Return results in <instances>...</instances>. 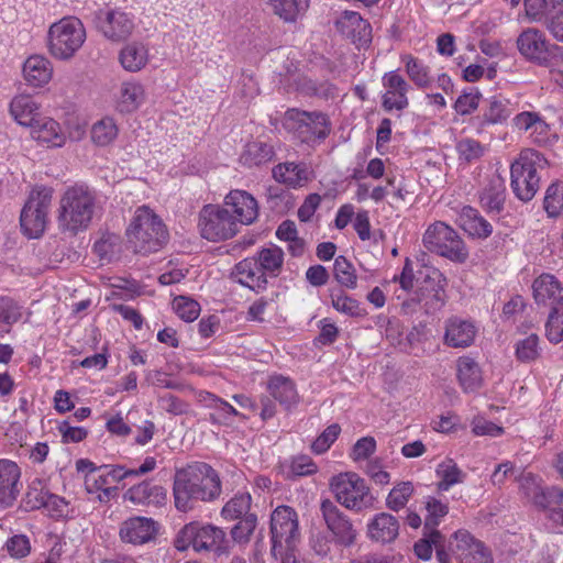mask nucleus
Wrapping results in <instances>:
<instances>
[{
    "label": "nucleus",
    "instance_id": "nucleus-11",
    "mask_svg": "<svg viewBox=\"0 0 563 563\" xmlns=\"http://www.w3.org/2000/svg\"><path fill=\"white\" fill-rule=\"evenodd\" d=\"M198 228L203 239L219 242L232 239L240 229L223 207L207 205L199 212Z\"/></svg>",
    "mask_w": 563,
    "mask_h": 563
},
{
    "label": "nucleus",
    "instance_id": "nucleus-7",
    "mask_svg": "<svg viewBox=\"0 0 563 563\" xmlns=\"http://www.w3.org/2000/svg\"><path fill=\"white\" fill-rule=\"evenodd\" d=\"M329 487L335 500L345 509L363 511L373 506V496L365 479L355 472H343L331 477Z\"/></svg>",
    "mask_w": 563,
    "mask_h": 563
},
{
    "label": "nucleus",
    "instance_id": "nucleus-5",
    "mask_svg": "<svg viewBox=\"0 0 563 563\" xmlns=\"http://www.w3.org/2000/svg\"><path fill=\"white\" fill-rule=\"evenodd\" d=\"M174 547L180 552L191 548L197 553H213L220 556L229 552V540L221 528L191 521L178 531Z\"/></svg>",
    "mask_w": 563,
    "mask_h": 563
},
{
    "label": "nucleus",
    "instance_id": "nucleus-37",
    "mask_svg": "<svg viewBox=\"0 0 563 563\" xmlns=\"http://www.w3.org/2000/svg\"><path fill=\"white\" fill-rule=\"evenodd\" d=\"M515 104L501 96L492 97L482 114V126L505 123L514 114Z\"/></svg>",
    "mask_w": 563,
    "mask_h": 563
},
{
    "label": "nucleus",
    "instance_id": "nucleus-42",
    "mask_svg": "<svg viewBox=\"0 0 563 563\" xmlns=\"http://www.w3.org/2000/svg\"><path fill=\"white\" fill-rule=\"evenodd\" d=\"M329 296L330 303L335 311L352 318L365 316L366 312L361 307V303L344 290L340 288H331L329 290Z\"/></svg>",
    "mask_w": 563,
    "mask_h": 563
},
{
    "label": "nucleus",
    "instance_id": "nucleus-52",
    "mask_svg": "<svg viewBox=\"0 0 563 563\" xmlns=\"http://www.w3.org/2000/svg\"><path fill=\"white\" fill-rule=\"evenodd\" d=\"M544 210L551 218H556L563 212V184L554 183L545 191Z\"/></svg>",
    "mask_w": 563,
    "mask_h": 563
},
{
    "label": "nucleus",
    "instance_id": "nucleus-56",
    "mask_svg": "<svg viewBox=\"0 0 563 563\" xmlns=\"http://www.w3.org/2000/svg\"><path fill=\"white\" fill-rule=\"evenodd\" d=\"M437 254L449 258L450 261L463 263L468 257V250L462 239L456 233L445 245L437 252Z\"/></svg>",
    "mask_w": 563,
    "mask_h": 563
},
{
    "label": "nucleus",
    "instance_id": "nucleus-48",
    "mask_svg": "<svg viewBox=\"0 0 563 563\" xmlns=\"http://www.w3.org/2000/svg\"><path fill=\"white\" fill-rule=\"evenodd\" d=\"M276 236L278 240L289 243L288 249L292 255L298 256L303 253L305 243L298 236L295 222L290 220L283 221L276 230Z\"/></svg>",
    "mask_w": 563,
    "mask_h": 563
},
{
    "label": "nucleus",
    "instance_id": "nucleus-53",
    "mask_svg": "<svg viewBox=\"0 0 563 563\" xmlns=\"http://www.w3.org/2000/svg\"><path fill=\"white\" fill-rule=\"evenodd\" d=\"M203 401L216 410L210 415L212 421H229L232 416H239L238 410L232 405L213 394L207 393Z\"/></svg>",
    "mask_w": 563,
    "mask_h": 563
},
{
    "label": "nucleus",
    "instance_id": "nucleus-13",
    "mask_svg": "<svg viewBox=\"0 0 563 563\" xmlns=\"http://www.w3.org/2000/svg\"><path fill=\"white\" fill-rule=\"evenodd\" d=\"M134 16L120 9L100 11L97 15L98 31L111 42H122L134 31Z\"/></svg>",
    "mask_w": 563,
    "mask_h": 563
},
{
    "label": "nucleus",
    "instance_id": "nucleus-45",
    "mask_svg": "<svg viewBox=\"0 0 563 563\" xmlns=\"http://www.w3.org/2000/svg\"><path fill=\"white\" fill-rule=\"evenodd\" d=\"M269 4L284 21L294 22L306 12L309 0H269Z\"/></svg>",
    "mask_w": 563,
    "mask_h": 563
},
{
    "label": "nucleus",
    "instance_id": "nucleus-18",
    "mask_svg": "<svg viewBox=\"0 0 563 563\" xmlns=\"http://www.w3.org/2000/svg\"><path fill=\"white\" fill-rule=\"evenodd\" d=\"M384 93L382 96V104L385 110L401 111L409 104L407 93L410 89L406 79L397 71L386 73L382 78Z\"/></svg>",
    "mask_w": 563,
    "mask_h": 563
},
{
    "label": "nucleus",
    "instance_id": "nucleus-6",
    "mask_svg": "<svg viewBox=\"0 0 563 563\" xmlns=\"http://www.w3.org/2000/svg\"><path fill=\"white\" fill-rule=\"evenodd\" d=\"M548 166L547 158L539 152L526 148L510 166V186L521 201H530L540 187L539 173Z\"/></svg>",
    "mask_w": 563,
    "mask_h": 563
},
{
    "label": "nucleus",
    "instance_id": "nucleus-46",
    "mask_svg": "<svg viewBox=\"0 0 563 563\" xmlns=\"http://www.w3.org/2000/svg\"><path fill=\"white\" fill-rule=\"evenodd\" d=\"M545 334L552 343L563 341V297H560L552 306L545 324Z\"/></svg>",
    "mask_w": 563,
    "mask_h": 563
},
{
    "label": "nucleus",
    "instance_id": "nucleus-24",
    "mask_svg": "<svg viewBox=\"0 0 563 563\" xmlns=\"http://www.w3.org/2000/svg\"><path fill=\"white\" fill-rule=\"evenodd\" d=\"M399 521L395 516L388 512H379L368 520L366 536L377 543H391L399 534Z\"/></svg>",
    "mask_w": 563,
    "mask_h": 563
},
{
    "label": "nucleus",
    "instance_id": "nucleus-40",
    "mask_svg": "<svg viewBox=\"0 0 563 563\" xmlns=\"http://www.w3.org/2000/svg\"><path fill=\"white\" fill-rule=\"evenodd\" d=\"M409 79L420 89L433 87L434 78L431 75L429 66L417 57L406 54L400 57Z\"/></svg>",
    "mask_w": 563,
    "mask_h": 563
},
{
    "label": "nucleus",
    "instance_id": "nucleus-38",
    "mask_svg": "<svg viewBox=\"0 0 563 563\" xmlns=\"http://www.w3.org/2000/svg\"><path fill=\"white\" fill-rule=\"evenodd\" d=\"M119 125L114 118L106 115L92 123L90 140L97 147L107 148L114 144L119 136Z\"/></svg>",
    "mask_w": 563,
    "mask_h": 563
},
{
    "label": "nucleus",
    "instance_id": "nucleus-35",
    "mask_svg": "<svg viewBox=\"0 0 563 563\" xmlns=\"http://www.w3.org/2000/svg\"><path fill=\"white\" fill-rule=\"evenodd\" d=\"M84 479L87 493L97 495L100 503H108L117 494V488L112 486L107 467L103 465L96 472L86 474Z\"/></svg>",
    "mask_w": 563,
    "mask_h": 563
},
{
    "label": "nucleus",
    "instance_id": "nucleus-3",
    "mask_svg": "<svg viewBox=\"0 0 563 563\" xmlns=\"http://www.w3.org/2000/svg\"><path fill=\"white\" fill-rule=\"evenodd\" d=\"M95 202V196L87 187H69L59 200L57 216L59 229L70 233L86 230L92 220Z\"/></svg>",
    "mask_w": 563,
    "mask_h": 563
},
{
    "label": "nucleus",
    "instance_id": "nucleus-2",
    "mask_svg": "<svg viewBox=\"0 0 563 563\" xmlns=\"http://www.w3.org/2000/svg\"><path fill=\"white\" fill-rule=\"evenodd\" d=\"M126 241L135 253L158 251L167 240L162 219L147 206L135 209L125 231Z\"/></svg>",
    "mask_w": 563,
    "mask_h": 563
},
{
    "label": "nucleus",
    "instance_id": "nucleus-39",
    "mask_svg": "<svg viewBox=\"0 0 563 563\" xmlns=\"http://www.w3.org/2000/svg\"><path fill=\"white\" fill-rule=\"evenodd\" d=\"M459 222L465 232L475 238L485 239L493 232L492 224L472 207H464L462 209Z\"/></svg>",
    "mask_w": 563,
    "mask_h": 563
},
{
    "label": "nucleus",
    "instance_id": "nucleus-31",
    "mask_svg": "<svg viewBox=\"0 0 563 563\" xmlns=\"http://www.w3.org/2000/svg\"><path fill=\"white\" fill-rule=\"evenodd\" d=\"M563 285L552 274H541L533 280L532 294L537 303L554 306L562 296Z\"/></svg>",
    "mask_w": 563,
    "mask_h": 563
},
{
    "label": "nucleus",
    "instance_id": "nucleus-30",
    "mask_svg": "<svg viewBox=\"0 0 563 563\" xmlns=\"http://www.w3.org/2000/svg\"><path fill=\"white\" fill-rule=\"evenodd\" d=\"M119 62L129 73L141 71L150 62V49L143 42H130L119 52Z\"/></svg>",
    "mask_w": 563,
    "mask_h": 563
},
{
    "label": "nucleus",
    "instance_id": "nucleus-1",
    "mask_svg": "<svg viewBox=\"0 0 563 563\" xmlns=\"http://www.w3.org/2000/svg\"><path fill=\"white\" fill-rule=\"evenodd\" d=\"M173 494L176 508L187 512L197 501H211L220 496V478L208 464L195 463L176 472Z\"/></svg>",
    "mask_w": 563,
    "mask_h": 563
},
{
    "label": "nucleus",
    "instance_id": "nucleus-61",
    "mask_svg": "<svg viewBox=\"0 0 563 563\" xmlns=\"http://www.w3.org/2000/svg\"><path fill=\"white\" fill-rule=\"evenodd\" d=\"M163 495L162 487L151 486L148 483H141L126 492V497L134 504H148L152 501V495Z\"/></svg>",
    "mask_w": 563,
    "mask_h": 563
},
{
    "label": "nucleus",
    "instance_id": "nucleus-50",
    "mask_svg": "<svg viewBox=\"0 0 563 563\" xmlns=\"http://www.w3.org/2000/svg\"><path fill=\"white\" fill-rule=\"evenodd\" d=\"M415 492L411 482H400L396 484L386 498V506L393 511H399L406 507Z\"/></svg>",
    "mask_w": 563,
    "mask_h": 563
},
{
    "label": "nucleus",
    "instance_id": "nucleus-29",
    "mask_svg": "<svg viewBox=\"0 0 563 563\" xmlns=\"http://www.w3.org/2000/svg\"><path fill=\"white\" fill-rule=\"evenodd\" d=\"M476 331L473 322L450 318L445 323L444 343L451 347H467L474 342Z\"/></svg>",
    "mask_w": 563,
    "mask_h": 563
},
{
    "label": "nucleus",
    "instance_id": "nucleus-27",
    "mask_svg": "<svg viewBox=\"0 0 563 563\" xmlns=\"http://www.w3.org/2000/svg\"><path fill=\"white\" fill-rule=\"evenodd\" d=\"M234 277L239 284L256 292L267 286V275L263 272L253 256L246 257L234 266Z\"/></svg>",
    "mask_w": 563,
    "mask_h": 563
},
{
    "label": "nucleus",
    "instance_id": "nucleus-15",
    "mask_svg": "<svg viewBox=\"0 0 563 563\" xmlns=\"http://www.w3.org/2000/svg\"><path fill=\"white\" fill-rule=\"evenodd\" d=\"M451 549L457 563H493L490 550L470 532L460 530L454 533Z\"/></svg>",
    "mask_w": 563,
    "mask_h": 563
},
{
    "label": "nucleus",
    "instance_id": "nucleus-55",
    "mask_svg": "<svg viewBox=\"0 0 563 563\" xmlns=\"http://www.w3.org/2000/svg\"><path fill=\"white\" fill-rule=\"evenodd\" d=\"M424 507L427 511L424 522L430 528L437 527L449 512L448 504L431 496L426 498Z\"/></svg>",
    "mask_w": 563,
    "mask_h": 563
},
{
    "label": "nucleus",
    "instance_id": "nucleus-41",
    "mask_svg": "<svg viewBox=\"0 0 563 563\" xmlns=\"http://www.w3.org/2000/svg\"><path fill=\"white\" fill-rule=\"evenodd\" d=\"M253 257L267 277L277 276L284 264V251L275 244L263 247Z\"/></svg>",
    "mask_w": 563,
    "mask_h": 563
},
{
    "label": "nucleus",
    "instance_id": "nucleus-8",
    "mask_svg": "<svg viewBox=\"0 0 563 563\" xmlns=\"http://www.w3.org/2000/svg\"><path fill=\"white\" fill-rule=\"evenodd\" d=\"M52 200L53 189L49 187H35L30 192L20 216L22 232L27 238L37 239L45 232Z\"/></svg>",
    "mask_w": 563,
    "mask_h": 563
},
{
    "label": "nucleus",
    "instance_id": "nucleus-44",
    "mask_svg": "<svg viewBox=\"0 0 563 563\" xmlns=\"http://www.w3.org/2000/svg\"><path fill=\"white\" fill-rule=\"evenodd\" d=\"M435 473L437 477L440 479L438 483V488L443 492H446L452 486L462 483L465 477V474H463V472L452 459H445L439 463Z\"/></svg>",
    "mask_w": 563,
    "mask_h": 563
},
{
    "label": "nucleus",
    "instance_id": "nucleus-51",
    "mask_svg": "<svg viewBox=\"0 0 563 563\" xmlns=\"http://www.w3.org/2000/svg\"><path fill=\"white\" fill-rule=\"evenodd\" d=\"M272 150L264 143L252 142L245 146L241 161L243 164L253 166L261 165L271 159Z\"/></svg>",
    "mask_w": 563,
    "mask_h": 563
},
{
    "label": "nucleus",
    "instance_id": "nucleus-62",
    "mask_svg": "<svg viewBox=\"0 0 563 563\" xmlns=\"http://www.w3.org/2000/svg\"><path fill=\"white\" fill-rule=\"evenodd\" d=\"M547 25L553 37L563 42V0H552V11Z\"/></svg>",
    "mask_w": 563,
    "mask_h": 563
},
{
    "label": "nucleus",
    "instance_id": "nucleus-17",
    "mask_svg": "<svg viewBox=\"0 0 563 563\" xmlns=\"http://www.w3.org/2000/svg\"><path fill=\"white\" fill-rule=\"evenodd\" d=\"M512 125L517 131L526 133L538 145L550 144L554 137L550 124L536 111H522L516 114Z\"/></svg>",
    "mask_w": 563,
    "mask_h": 563
},
{
    "label": "nucleus",
    "instance_id": "nucleus-19",
    "mask_svg": "<svg viewBox=\"0 0 563 563\" xmlns=\"http://www.w3.org/2000/svg\"><path fill=\"white\" fill-rule=\"evenodd\" d=\"M54 75L51 59L43 54H32L22 64V78L33 89L46 87Z\"/></svg>",
    "mask_w": 563,
    "mask_h": 563
},
{
    "label": "nucleus",
    "instance_id": "nucleus-4",
    "mask_svg": "<svg viewBox=\"0 0 563 563\" xmlns=\"http://www.w3.org/2000/svg\"><path fill=\"white\" fill-rule=\"evenodd\" d=\"M87 38L80 19L69 15L52 23L46 35V48L56 60L68 62L81 49Z\"/></svg>",
    "mask_w": 563,
    "mask_h": 563
},
{
    "label": "nucleus",
    "instance_id": "nucleus-25",
    "mask_svg": "<svg viewBox=\"0 0 563 563\" xmlns=\"http://www.w3.org/2000/svg\"><path fill=\"white\" fill-rule=\"evenodd\" d=\"M42 104L31 95L20 93L13 97L9 111L21 126L30 129L42 115Z\"/></svg>",
    "mask_w": 563,
    "mask_h": 563
},
{
    "label": "nucleus",
    "instance_id": "nucleus-16",
    "mask_svg": "<svg viewBox=\"0 0 563 563\" xmlns=\"http://www.w3.org/2000/svg\"><path fill=\"white\" fill-rule=\"evenodd\" d=\"M158 531L159 525L154 519L134 516L120 525L119 537L124 543L143 545L154 541Z\"/></svg>",
    "mask_w": 563,
    "mask_h": 563
},
{
    "label": "nucleus",
    "instance_id": "nucleus-36",
    "mask_svg": "<svg viewBox=\"0 0 563 563\" xmlns=\"http://www.w3.org/2000/svg\"><path fill=\"white\" fill-rule=\"evenodd\" d=\"M273 176L278 183L296 188L306 185L311 179L312 172L305 164L284 163L273 169Z\"/></svg>",
    "mask_w": 563,
    "mask_h": 563
},
{
    "label": "nucleus",
    "instance_id": "nucleus-57",
    "mask_svg": "<svg viewBox=\"0 0 563 563\" xmlns=\"http://www.w3.org/2000/svg\"><path fill=\"white\" fill-rule=\"evenodd\" d=\"M173 309L186 322H192L200 313V305L186 296L176 297L173 301Z\"/></svg>",
    "mask_w": 563,
    "mask_h": 563
},
{
    "label": "nucleus",
    "instance_id": "nucleus-64",
    "mask_svg": "<svg viewBox=\"0 0 563 563\" xmlns=\"http://www.w3.org/2000/svg\"><path fill=\"white\" fill-rule=\"evenodd\" d=\"M544 507L548 508L549 518L553 522L563 526V492L559 489L550 492L548 505Z\"/></svg>",
    "mask_w": 563,
    "mask_h": 563
},
{
    "label": "nucleus",
    "instance_id": "nucleus-22",
    "mask_svg": "<svg viewBox=\"0 0 563 563\" xmlns=\"http://www.w3.org/2000/svg\"><path fill=\"white\" fill-rule=\"evenodd\" d=\"M29 130L31 139L38 145L59 148L66 144V133L59 122L52 117L43 114Z\"/></svg>",
    "mask_w": 563,
    "mask_h": 563
},
{
    "label": "nucleus",
    "instance_id": "nucleus-14",
    "mask_svg": "<svg viewBox=\"0 0 563 563\" xmlns=\"http://www.w3.org/2000/svg\"><path fill=\"white\" fill-rule=\"evenodd\" d=\"M222 207L234 220L239 229L251 225L260 213L257 200L247 191L233 189L224 197Z\"/></svg>",
    "mask_w": 563,
    "mask_h": 563
},
{
    "label": "nucleus",
    "instance_id": "nucleus-12",
    "mask_svg": "<svg viewBox=\"0 0 563 563\" xmlns=\"http://www.w3.org/2000/svg\"><path fill=\"white\" fill-rule=\"evenodd\" d=\"M320 511L327 529L338 544L344 547L354 544L357 532L351 519L332 500H321Z\"/></svg>",
    "mask_w": 563,
    "mask_h": 563
},
{
    "label": "nucleus",
    "instance_id": "nucleus-47",
    "mask_svg": "<svg viewBox=\"0 0 563 563\" xmlns=\"http://www.w3.org/2000/svg\"><path fill=\"white\" fill-rule=\"evenodd\" d=\"M333 276L335 280L346 289H355L357 287L356 271L351 262L344 256H338L333 264Z\"/></svg>",
    "mask_w": 563,
    "mask_h": 563
},
{
    "label": "nucleus",
    "instance_id": "nucleus-34",
    "mask_svg": "<svg viewBox=\"0 0 563 563\" xmlns=\"http://www.w3.org/2000/svg\"><path fill=\"white\" fill-rule=\"evenodd\" d=\"M269 395L285 409H290L299 402V394L295 383L285 376H272L267 383Z\"/></svg>",
    "mask_w": 563,
    "mask_h": 563
},
{
    "label": "nucleus",
    "instance_id": "nucleus-21",
    "mask_svg": "<svg viewBox=\"0 0 563 563\" xmlns=\"http://www.w3.org/2000/svg\"><path fill=\"white\" fill-rule=\"evenodd\" d=\"M517 46L527 59L543 64L548 62L551 51L550 43L543 32L537 29H527L517 38Z\"/></svg>",
    "mask_w": 563,
    "mask_h": 563
},
{
    "label": "nucleus",
    "instance_id": "nucleus-26",
    "mask_svg": "<svg viewBox=\"0 0 563 563\" xmlns=\"http://www.w3.org/2000/svg\"><path fill=\"white\" fill-rule=\"evenodd\" d=\"M335 24L339 32L354 43L364 45L371 40V25L358 12L344 11Z\"/></svg>",
    "mask_w": 563,
    "mask_h": 563
},
{
    "label": "nucleus",
    "instance_id": "nucleus-10",
    "mask_svg": "<svg viewBox=\"0 0 563 563\" xmlns=\"http://www.w3.org/2000/svg\"><path fill=\"white\" fill-rule=\"evenodd\" d=\"M284 125L294 132L302 143L310 145L324 140L331 131L330 122L323 113L298 109L286 111Z\"/></svg>",
    "mask_w": 563,
    "mask_h": 563
},
{
    "label": "nucleus",
    "instance_id": "nucleus-60",
    "mask_svg": "<svg viewBox=\"0 0 563 563\" xmlns=\"http://www.w3.org/2000/svg\"><path fill=\"white\" fill-rule=\"evenodd\" d=\"M456 151L460 159L471 163L479 159L484 155L485 148L474 139H463L457 142Z\"/></svg>",
    "mask_w": 563,
    "mask_h": 563
},
{
    "label": "nucleus",
    "instance_id": "nucleus-20",
    "mask_svg": "<svg viewBox=\"0 0 563 563\" xmlns=\"http://www.w3.org/2000/svg\"><path fill=\"white\" fill-rule=\"evenodd\" d=\"M22 489L21 468L12 460H0V506L11 507Z\"/></svg>",
    "mask_w": 563,
    "mask_h": 563
},
{
    "label": "nucleus",
    "instance_id": "nucleus-54",
    "mask_svg": "<svg viewBox=\"0 0 563 563\" xmlns=\"http://www.w3.org/2000/svg\"><path fill=\"white\" fill-rule=\"evenodd\" d=\"M519 486L522 494L534 505L544 507L545 495L540 486L538 478L532 474H526L520 477Z\"/></svg>",
    "mask_w": 563,
    "mask_h": 563
},
{
    "label": "nucleus",
    "instance_id": "nucleus-43",
    "mask_svg": "<svg viewBox=\"0 0 563 563\" xmlns=\"http://www.w3.org/2000/svg\"><path fill=\"white\" fill-rule=\"evenodd\" d=\"M455 234L456 232L444 222H435L424 232L423 243L429 251L437 253Z\"/></svg>",
    "mask_w": 563,
    "mask_h": 563
},
{
    "label": "nucleus",
    "instance_id": "nucleus-58",
    "mask_svg": "<svg viewBox=\"0 0 563 563\" xmlns=\"http://www.w3.org/2000/svg\"><path fill=\"white\" fill-rule=\"evenodd\" d=\"M539 353V336L537 334H530L516 343V356L521 362L534 361Z\"/></svg>",
    "mask_w": 563,
    "mask_h": 563
},
{
    "label": "nucleus",
    "instance_id": "nucleus-9",
    "mask_svg": "<svg viewBox=\"0 0 563 563\" xmlns=\"http://www.w3.org/2000/svg\"><path fill=\"white\" fill-rule=\"evenodd\" d=\"M272 553L283 556L286 550H294L301 533L296 510L289 506H278L271 515Z\"/></svg>",
    "mask_w": 563,
    "mask_h": 563
},
{
    "label": "nucleus",
    "instance_id": "nucleus-59",
    "mask_svg": "<svg viewBox=\"0 0 563 563\" xmlns=\"http://www.w3.org/2000/svg\"><path fill=\"white\" fill-rule=\"evenodd\" d=\"M471 429L475 437L497 438L503 435L505 432L503 427L487 420L483 415H476L471 420Z\"/></svg>",
    "mask_w": 563,
    "mask_h": 563
},
{
    "label": "nucleus",
    "instance_id": "nucleus-28",
    "mask_svg": "<svg viewBox=\"0 0 563 563\" xmlns=\"http://www.w3.org/2000/svg\"><path fill=\"white\" fill-rule=\"evenodd\" d=\"M146 101L145 87L136 80L123 81L119 88L115 108L120 113H133Z\"/></svg>",
    "mask_w": 563,
    "mask_h": 563
},
{
    "label": "nucleus",
    "instance_id": "nucleus-49",
    "mask_svg": "<svg viewBox=\"0 0 563 563\" xmlns=\"http://www.w3.org/2000/svg\"><path fill=\"white\" fill-rule=\"evenodd\" d=\"M252 497L247 492L238 493L222 508L221 515L225 520H235L247 515Z\"/></svg>",
    "mask_w": 563,
    "mask_h": 563
},
{
    "label": "nucleus",
    "instance_id": "nucleus-63",
    "mask_svg": "<svg viewBox=\"0 0 563 563\" xmlns=\"http://www.w3.org/2000/svg\"><path fill=\"white\" fill-rule=\"evenodd\" d=\"M341 432L338 423L327 427L323 432L312 442L311 450L317 454L327 452L334 443Z\"/></svg>",
    "mask_w": 563,
    "mask_h": 563
},
{
    "label": "nucleus",
    "instance_id": "nucleus-32",
    "mask_svg": "<svg viewBox=\"0 0 563 563\" xmlns=\"http://www.w3.org/2000/svg\"><path fill=\"white\" fill-rule=\"evenodd\" d=\"M456 376L464 393H475L483 386V373L476 361L468 356L456 361Z\"/></svg>",
    "mask_w": 563,
    "mask_h": 563
},
{
    "label": "nucleus",
    "instance_id": "nucleus-33",
    "mask_svg": "<svg viewBox=\"0 0 563 563\" xmlns=\"http://www.w3.org/2000/svg\"><path fill=\"white\" fill-rule=\"evenodd\" d=\"M505 191V179L496 170L489 176L479 195L482 207L488 212H499L504 206Z\"/></svg>",
    "mask_w": 563,
    "mask_h": 563
},
{
    "label": "nucleus",
    "instance_id": "nucleus-23",
    "mask_svg": "<svg viewBox=\"0 0 563 563\" xmlns=\"http://www.w3.org/2000/svg\"><path fill=\"white\" fill-rule=\"evenodd\" d=\"M446 278L438 269H432L423 280L417 301L423 302L427 310L440 309L446 299Z\"/></svg>",
    "mask_w": 563,
    "mask_h": 563
}]
</instances>
